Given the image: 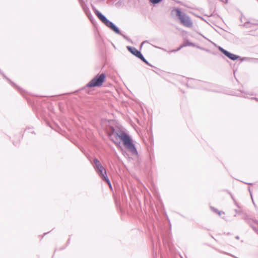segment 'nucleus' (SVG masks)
I'll return each instance as SVG.
<instances>
[{"label": "nucleus", "mask_w": 258, "mask_h": 258, "mask_svg": "<svg viewBox=\"0 0 258 258\" xmlns=\"http://www.w3.org/2000/svg\"><path fill=\"white\" fill-rule=\"evenodd\" d=\"M146 41H144L143 43H142V44L144 43H145Z\"/></svg>", "instance_id": "412c9836"}, {"label": "nucleus", "mask_w": 258, "mask_h": 258, "mask_svg": "<svg viewBox=\"0 0 258 258\" xmlns=\"http://www.w3.org/2000/svg\"><path fill=\"white\" fill-rule=\"evenodd\" d=\"M97 172L102 178H103L105 181H106V182L108 183L110 187L111 188V183L107 176L106 172L105 169L104 168V169H101L100 170H98L97 171Z\"/></svg>", "instance_id": "423d86ee"}, {"label": "nucleus", "mask_w": 258, "mask_h": 258, "mask_svg": "<svg viewBox=\"0 0 258 258\" xmlns=\"http://www.w3.org/2000/svg\"><path fill=\"white\" fill-rule=\"evenodd\" d=\"M219 50L222 52L225 56L230 58L232 60H236L237 59L240 58V56L234 54H232L221 47H219Z\"/></svg>", "instance_id": "39448f33"}, {"label": "nucleus", "mask_w": 258, "mask_h": 258, "mask_svg": "<svg viewBox=\"0 0 258 258\" xmlns=\"http://www.w3.org/2000/svg\"><path fill=\"white\" fill-rule=\"evenodd\" d=\"M216 212H217V213L219 215H220V212L217 211Z\"/></svg>", "instance_id": "a211bd4d"}, {"label": "nucleus", "mask_w": 258, "mask_h": 258, "mask_svg": "<svg viewBox=\"0 0 258 258\" xmlns=\"http://www.w3.org/2000/svg\"><path fill=\"white\" fill-rule=\"evenodd\" d=\"M256 24H257L256 23H253V22H250L249 21H247V22H245L243 25L245 27L248 28H251L252 27V26L255 25Z\"/></svg>", "instance_id": "1a4fd4ad"}, {"label": "nucleus", "mask_w": 258, "mask_h": 258, "mask_svg": "<svg viewBox=\"0 0 258 258\" xmlns=\"http://www.w3.org/2000/svg\"><path fill=\"white\" fill-rule=\"evenodd\" d=\"M140 59H141L142 60H143L144 62H145L146 64H149L148 61L145 58V57L143 56V55H142V57H140L139 58Z\"/></svg>", "instance_id": "ddd939ff"}, {"label": "nucleus", "mask_w": 258, "mask_h": 258, "mask_svg": "<svg viewBox=\"0 0 258 258\" xmlns=\"http://www.w3.org/2000/svg\"><path fill=\"white\" fill-rule=\"evenodd\" d=\"M94 168H95V170H96V171L100 170L101 169H104V167L101 164L97 165L96 166H95Z\"/></svg>", "instance_id": "9d476101"}, {"label": "nucleus", "mask_w": 258, "mask_h": 258, "mask_svg": "<svg viewBox=\"0 0 258 258\" xmlns=\"http://www.w3.org/2000/svg\"><path fill=\"white\" fill-rule=\"evenodd\" d=\"M115 137H118L123 142L125 148L132 154L138 155V151L130 137L124 132H113L112 134Z\"/></svg>", "instance_id": "f257e3e1"}, {"label": "nucleus", "mask_w": 258, "mask_h": 258, "mask_svg": "<svg viewBox=\"0 0 258 258\" xmlns=\"http://www.w3.org/2000/svg\"><path fill=\"white\" fill-rule=\"evenodd\" d=\"M211 209H212L215 212H217V210L214 209V208H212V207H211Z\"/></svg>", "instance_id": "f3484780"}, {"label": "nucleus", "mask_w": 258, "mask_h": 258, "mask_svg": "<svg viewBox=\"0 0 258 258\" xmlns=\"http://www.w3.org/2000/svg\"><path fill=\"white\" fill-rule=\"evenodd\" d=\"M127 49L130 51V52H131L133 54H134L139 58L140 57H142V54L141 53V52L138 50H137L136 48L132 46H128Z\"/></svg>", "instance_id": "0eeeda50"}, {"label": "nucleus", "mask_w": 258, "mask_h": 258, "mask_svg": "<svg viewBox=\"0 0 258 258\" xmlns=\"http://www.w3.org/2000/svg\"><path fill=\"white\" fill-rule=\"evenodd\" d=\"M93 10L94 12L99 18V19L107 27L109 28L116 34L125 37L121 33L119 29L111 21H109L105 16L102 14L99 11L95 8H93Z\"/></svg>", "instance_id": "f03ea898"}, {"label": "nucleus", "mask_w": 258, "mask_h": 258, "mask_svg": "<svg viewBox=\"0 0 258 258\" xmlns=\"http://www.w3.org/2000/svg\"><path fill=\"white\" fill-rule=\"evenodd\" d=\"M176 12V15L180 20L181 23L187 27H191L192 26V23L189 17L185 13L180 11L179 9H174L172 11V13Z\"/></svg>", "instance_id": "7ed1b4c3"}, {"label": "nucleus", "mask_w": 258, "mask_h": 258, "mask_svg": "<svg viewBox=\"0 0 258 258\" xmlns=\"http://www.w3.org/2000/svg\"><path fill=\"white\" fill-rule=\"evenodd\" d=\"M227 2H228V0H226V3H227Z\"/></svg>", "instance_id": "4be33fe9"}, {"label": "nucleus", "mask_w": 258, "mask_h": 258, "mask_svg": "<svg viewBox=\"0 0 258 258\" xmlns=\"http://www.w3.org/2000/svg\"><path fill=\"white\" fill-rule=\"evenodd\" d=\"M248 58L246 57H243L241 59V60H247Z\"/></svg>", "instance_id": "2eb2a0df"}, {"label": "nucleus", "mask_w": 258, "mask_h": 258, "mask_svg": "<svg viewBox=\"0 0 258 258\" xmlns=\"http://www.w3.org/2000/svg\"><path fill=\"white\" fill-rule=\"evenodd\" d=\"M112 140L115 144H117V143L116 141H115L113 139H112Z\"/></svg>", "instance_id": "dca6fc26"}, {"label": "nucleus", "mask_w": 258, "mask_h": 258, "mask_svg": "<svg viewBox=\"0 0 258 258\" xmlns=\"http://www.w3.org/2000/svg\"><path fill=\"white\" fill-rule=\"evenodd\" d=\"M105 79V75L104 73L97 75L87 85L89 88L100 87L102 86Z\"/></svg>", "instance_id": "20e7f679"}, {"label": "nucleus", "mask_w": 258, "mask_h": 258, "mask_svg": "<svg viewBox=\"0 0 258 258\" xmlns=\"http://www.w3.org/2000/svg\"><path fill=\"white\" fill-rule=\"evenodd\" d=\"M250 196H251V199H252V195L251 194H250Z\"/></svg>", "instance_id": "6ab92c4d"}, {"label": "nucleus", "mask_w": 258, "mask_h": 258, "mask_svg": "<svg viewBox=\"0 0 258 258\" xmlns=\"http://www.w3.org/2000/svg\"><path fill=\"white\" fill-rule=\"evenodd\" d=\"M236 238H237V239H239L238 236H237V237H236Z\"/></svg>", "instance_id": "aec40b11"}, {"label": "nucleus", "mask_w": 258, "mask_h": 258, "mask_svg": "<svg viewBox=\"0 0 258 258\" xmlns=\"http://www.w3.org/2000/svg\"><path fill=\"white\" fill-rule=\"evenodd\" d=\"M195 46V45L193 43H192V42H189L188 41H186V42L185 43H184V44L181 45L177 49L172 50L171 51V52H176V51H179V50H180L182 47H185V46Z\"/></svg>", "instance_id": "6e6552de"}, {"label": "nucleus", "mask_w": 258, "mask_h": 258, "mask_svg": "<svg viewBox=\"0 0 258 258\" xmlns=\"http://www.w3.org/2000/svg\"><path fill=\"white\" fill-rule=\"evenodd\" d=\"M192 82L194 83H198L199 82V81H197V80H193V79H190L188 81V84L189 83H192Z\"/></svg>", "instance_id": "4468645a"}, {"label": "nucleus", "mask_w": 258, "mask_h": 258, "mask_svg": "<svg viewBox=\"0 0 258 258\" xmlns=\"http://www.w3.org/2000/svg\"><path fill=\"white\" fill-rule=\"evenodd\" d=\"M93 162L95 165V166H96L97 165L101 164L100 161L97 158H94L93 160Z\"/></svg>", "instance_id": "f8f14e48"}, {"label": "nucleus", "mask_w": 258, "mask_h": 258, "mask_svg": "<svg viewBox=\"0 0 258 258\" xmlns=\"http://www.w3.org/2000/svg\"><path fill=\"white\" fill-rule=\"evenodd\" d=\"M162 0H150V2L153 4H157L161 2Z\"/></svg>", "instance_id": "9b49d317"}]
</instances>
